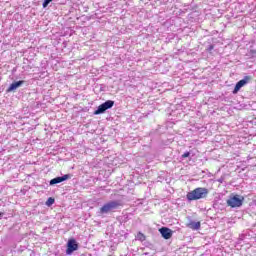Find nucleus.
<instances>
[{
	"label": "nucleus",
	"mask_w": 256,
	"mask_h": 256,
	"mask_svg": "<svg viewBox=\"0 0 256 256\" xmlns=\"http://www.w3.org/2000/svg\"><path fill=\"white\" fill-rule=\"evenodd\" d=\"M209 195V189L198 187L187 193L186 199L188 201H199V199H205Z\"/></svg>",
	"instance_id": "obj_1"
},
{
	"label": "nucleus",
	"mask_w": 256,
	"mask_h": 256,
	"mask_svg": "<svg viewBox=\"0 0 256 256\" xmlns=\"http://www.w3.org/2000/svg\"><path fill=\"white\" fill-rule=\"evenodd\" d=\"M119 207H123V203H121V201H119V200H113V201H110V202L104 204L100 208V213L103 215V214L109 213L115 209H119Z\"/></svg>",
	"instance_id": "obj_2"
},
{
	"label": "nucleus",
	"mask_w": 256,
	"mask_h": 256,
	"mask_svg": "<svg viewBox=\"0 0 256 256\" xmlns=\"http://www.w3.org/2000/svg\"><path fill=\"white\" fill-rule=\"evenodd\" d=\"M243 201H245V197L235 194L231 195L229 199L226 201L228 207L235 209L237 207H241L243 205Z\"/></svg>",
	"instance_id": "obj_3"
},
{
	"label": "nucleus",
	"mask_w": 256,
	"mask_h": 256,
	"mask_svg": "<svg viewBox=\"0 0 256 256\" xmlns=\"http://www.w3.org/2000/svg\"><path fill=\"white\" fill-rule=\"evenodd\" d=\"M115 105V101L108 100L101 105L98 106V109L94 112V115H101V113H105L107 109H111Z\"/></svg>",
	"instance_id": "obj_4"
},
{
	"label": "nucleus",
	"mask_w": 256,
	"mask_h": 256,
	"mask_svg": "<svg viewBox=\"0 0 256 256\" xmlns=\"http://www.w3.org/2000/svg\"><path fill=\"white\" fill-rule=\"evenodd\" d=\"M77 249H79L77 240H75V238H70L67 243L66 255H72Z\"/></svg>",
	"instance_id": "obj_5"
},
{
	"label": "nucleus",
	"mask_w": 256,
	"mask_h": 256,
	"mask_svg": "<svg viewBox=\"0 0 256 256\" xmlns=\"http://www.w3.org/2000/svg\"><path fill=\"white\" fill-rule=\"evenodd\" d=\"M251 81V76H245L244 79L238 81L234 87L233 94L237 95L241 90V87H245Z\"/></svg>",
	"instance_id": "obj_6"
},
{
	"label": "nucleus",
	"mask_w": 256,
	"mask_h": 256,
	"mask_svg": "<svg viewBox=\"0 0 256 256\" xmlns=\"http://www.w3.org/2000/svg\"><path fill=\"white\" fill-rule=\"evenodd\" d=\"M159 232L164 239H171L173 237V231L167 227L160 228Z\"/></svg>",
	"instance_id": "obj_7"
},
{
	"label": "nucleus",
	"mask_w": 256,
	"mask_h": 256,
	"mask_svg": "<svg viewBox=\"0 0 256 256\" xmlns=\"http://www.w3.org/2000/svg\"><path fill=\"white\" fill-rule=\"evenodd\" d=\"M69 178H70V176L68 174H65L62 177L53 178L50 181V185H57V183H63V181H67V179H69Z\"/></svg>",
	"instance_id": "obj_8"
},
{
	"label": "nucleus",
	"mask_w": 256,
	"mask_h": 256,
	"mask_svg": "<svg viewBox=\"0 0 256 256\" xmlns=\"http://www.w3.org/2000/svg\"><path fill=\"white\" fill-rule=\"evenodd\" d=\"M186 227H188L189 229H192V231H199V229H201V222H193V221H189L186 224Z\"/></svg>",
	"instance_id": "obj_9"
},
{
	"label": "nucleus",
	"mask_w": 256,
	"mask_h": 256,
	"mask_svg": "<svg viewBox=\"0 0 256 256\" xmlns=\"http://www.w3.org/2000/svg\"><path fill=\"white\" fill-rule=\"evenodd\" d=\"M24 83H25V81H23V80L14 82L10 85V87L8 88V91H15V89L21 87Z\"/></svg>",
	"instance_id": "obj_10"
},
{
	"label": "nucleus",
	"mask_w": 256,
	"mask_h": 256,
	"mask_svg": "<svg viewBox=\"0 0 256 256\" xmlns=\"http://www.w3.org/2000/svg\"><path fill=\"white\" fill-rule=\"evenodd\" d=\"M136 238L138 239V241H145L146 239L145 234H143L142 232H138Z\"/></svg>",
	"instance_id": "obj_11"
},
{
	"label": "nucleus",
	"mask_w": 256,
	"mask_h": 256,
	"mask_svg": "<svg viewBox=\"0 0 256 256\" xmlns=\"http://www.w3.org/2000/svg\"><path fill=\"white\" fill-rule=\"evenodd\" d=\"M53 203H55V198H53V197L48 198V200L46 201L47 207H51V205H53Z\"/></svg>",
	"instance_id": "obj_12"
},
{
	"label": "nucleus",
	"mask_w": 256,
	"mask_h": 256,
	"mask_svg": "<svg viewBox=\"0 0 256 256\" xmlns=\"http://www.w3.org/2000/svg\"><path fill=\"white\" fill-rule=\"evenodd\" d=\"M51 1H53V0H45L44 2H43V8L45 9L50 3H51Z\"/></svg>",
	"instance_id": "obj_13"
},
{
	"label": "nucleus",
	"mask_w": 256,
	"mask_h": 256,
	"mask_svg": "<svg viewBox=\"0 0 256 256\" xmlns=\"http://www.w3.org/2000/svg\"><path fill=\"white\" fill-rule=\"evenodd\" d=\"M191 155L190 152H185L183 155H182V158L183 159H187V157H189Z\"/></svg>",
	"instance_id": "obj_14"
},
{
	"label": "nucleus",
	"mask_w": 256,
	"mask_h": 256,
	"mask_svg": "<svg viewBox=\"0 0 256 256\" xmlns=\"http://www.w3.org/2000/svg\"><path fill=\"white\" fill-rule=\"evenodd\" d=\"M0 217H1V213H0Z\"/></svg>",
	"instance_id": "obj_15"
}]
</instances>
